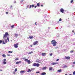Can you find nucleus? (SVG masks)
Masks as SVG:
<instances>
[{
	"label": "nucleus",
	"mask_w": 75,
	"mask_h": 75,
	"mask_svg": "<svg viewBox=\"0 0 75 75\" xmlns=\"http://www.w3.org/2000/svg\"><path fill=\"white\" fill-rule=\"evenodd\" d=\"M65 59H70V57H66Z\"/></svg>",
	"instance_id": "ddd939ff"
},
{
	"label": "nucleus",
	"mask_w": 75,
	"mask_h": 75,
	"mask_svg": "<svg viewBox=\"0 0 75 75\" xmlns=\"http://www.w3.org/2000/svg\"><path fill=\"white\" fill-rule=\"evenodd\" d=\"M19 59H18V58H16L15 59V61H17V60H18Z\"/></svg>",
	"instance_id": "473e14b6"
},
{
	"label": "nucleus",
	"mask_w": 75,
	"mask_h": 75,
	"mask_svg": "<svg viewBox=\"0 0 75 75\" xmlns=\"http://www.w3.org/2000/svg\"><path fill=\"white\" fill-rule=\"evenodd\" d=\"M12 7H13V6H12V5H11L10 6V8H12Z\"/></svg>",
	"instance_id": "ea45409f"
},
{
	"label": "nucleus",
	"mask_w": 75,
	"mask_h": 75,
	"mask_svg": "<svg viewBox=\"0 0 75 75\" xmlns=\"http://www.w3.org/2000/svg\"><path fill=\"white\" fill-rule=\"evenodd\" d=\"M22 59H25V62H27L28 64H31V61L28 60V59H25V57L23 58Z\"/></svg>",
	"instance_id": "7ed1b4c3"
},
{
	"label": "nucleus",
	"mask_w": 75,
	"mask_h": 75,
	"mask_svg": "<svg viewBox=\"0 0 75 75\" xmlns=\"http://www.w3.org/2000/svg\"><path fill=\"white\" fill-rule=\"evenodd\" d=\"M7 39L8 41V42H10V40H9V38H8V37H7Z\"/></svg>",
	"instance_id": "bb28decb"
},
{
	"label": "nucleus",
	"mask_w": 75,
	"mask_h": 75,
	"mask_svg": "<svg viewBox=\"0 0 75 75\" xmlns=\"http://www.w3.org/2000/svg\"><path fill=\"white\" fill-rule=\"evenodd\" d=\"M36 62H38V63H40V60H39L38 59H37L36 61Z\"/></svg>",
	"instance_id": "f8f14e48"
},
{
	"label": "nucleus",
	"mask_w": 75,
	"mask_h": 75,
	"mask_svg": "<svg viewBox=\"0 0 75 75\" xmlns=\"http://www.w3.org/2000/svg\"><path fill=\"white\" fill-rule=\"evenodd\" d=\"M18 43L16 44H14V47L16 48H18Z\"/></svg>",
	"instance_id": "20e7f679"
},
{
	"label": "nucleus",
	"mask_w": 75,
	"mask_h": 75,
	"mask_svg": "<svg viewBox=\"0 0 75 75\" xmlns=\"http://www.w3.org/2000/svg\"><path fill=\"white\" fill-rule=\"evenodd\" d=\"M5 43H7V39H5Z\"/></svg>",
	"instance_id": "b1692460"
},
{
	"label": "nucleus",
	"mask_w": 75,
	"mask_h": 75,
	"mask_svg": "<svg viewBox=\"0 0 75 75\" xmlns=\"http://www.w3.org/2000/svg\"><path fill=\"white\" fill-rule=\"evenodd\" d=\"M25 72V71H24L22 70L20 71V73L21 74H22V73H24Z\"/></svg>",
	"instance_id": "f3484780"
},
{
	"label": "nucleus",
	"mask_w": 75,
	"mask_h": 75,
	"mask_svg": "<svg viewBox=\"0 0 75 75\" xmlns=\"http://www.w3.org/2000/svg\"><path fill=\"white\" fill-rule=\"evenodd\" d=\"M14 35H15V37L17 38V37L18 36V34L15 33V34H14Z\"/></svg>",
	"instance_id": "dca6fc26"
},
{
	"label": "nucleus",
	"mask_w": 75,
	"mask_h": 75,
	"mask_svg": "<svg viewBox=\"0 0 75 75\" xmlns=\"http://www.w3.org/2000/svg\"><path fill=\"white\" fill-rule=\"evenodd\" d=\"M2 40H0V44H1L2 43Z\"/></svg>",
	"instance_id": "cd10ccee"
},
{
	"label": "nucleus",
	"mask_w": 75,
	"mask_h": 75,
	"mask_svg": "<svg viewBox=\"0 0 75 75\" xmlns=\"http://www.w3.org/2000/svg\"><path fill=\"white\" fill-rule=\"evenodd\" d=\"M31 69H29L28 70V71H27L28 72H31Z\"/></svg>",
	"instance_id": "393cba45"
},
{
	"label": "nucleus",
	"mask_w": 75,
	"mask_h": 75,
	"mask_svg": "<svg viewBox=\"0 0 75 75\" xmlns=\"http://www.w3.org/2000/svg\"><path fill=\"white\" fill-rule=\"evenodd\" d=\"M58 63L57 62L54 63V62H52V63L51 64L52 65H57V64H58Z\"/></svg>",
	"instance_id": "1a4fd4ad"
},
{
	"label": "nucleus",
	"mask_w": 75,
	"mask_h": 75,
	"mask_svg": "<svg viewBox=\"0 0 75 75\" xmlns=\"http://www.w3.org/2000/svg\"><path fill=\"white\" fill-rule=\"evenodd\" d=\"M70 3H73V0H71V1H70Z\"/></svg>",
	"instance_id": "72a5a7b5"
},
{
	"label": "nucleus",
	"mask_w": 75,
	"mask_h": 75,
	"mask_svg": "<svg viewBox=\"0 0 75 75\" xmlns=\"http://www.w3.org/2000/svg\"><path fill=\"white\" fill-rule=\"evenodd\" d=\"M32 6L33 7H34V4H33L32 5Z\"/></svg>",
	"instance_id": "79ce46f5"
},
{
	"label": "nucleus",
	"mask_w": 75,
	"mask_h": 75,
	"mask_svg": "<svg viewBox=\"0 0 75 75\" xmlns=\"http://www.w3.org/2000/svg\"><path fill=\"white\" fill-rule=\"evenodd\" d=\"M52 69H53V67H50L49 68V71H51V70H52Z\"/></svg>",
	"instance_id": "4468645a"
},
{
	"label": "nucleus",
	"mask_w": 75,
	"mask_h": 75,
	"mask_svg": "<svg viewBox=\"0 0 75 75\" xmlns=\"http://www.w3.org/2000/svg\"><path fill=\"white\" fill-rule=\"evenodd\" d=\"M59 21H62V19L61 18H60L59 19Z\"/></svg>",
	"instance_id": "c9c22d12"
},
{
	"label": "nucleus",
	"mask_w": 75,
	"mask_h": 75,
	"mask_svg": "<svg viewBox=\"0 0 75 75\" xmlns=\"http://www.w3.org/2000/svg\"><path fill=\"white\" fill-rule=\"evenodd\" d=\"M38 42L37 41H35L33 42L34 45H37V44H38Z\"/></svg>",
	"instance_id": "39448f33"
},
{
	"label": "nucleus",
	"mask_w": 75,
	"mask_h": 75,
	"mask_svg": "<svg viewBox=\"0 0 75 75\" xmlns=\"http://www.w3.org/2000/svg\"><path fill=\"white\" fill-rule=\"evenodd\" d=\"M23 1H24V0H21V3H23Z\"/></svg>",
	"instance_id": "37998d69"
},
{
	"label": "nucleus",
	"mask_w": 75,
	"mask_h": 75,
	"mask_svg": "<svg viewBox=\"0 0 75 75\" xmlns=\"http://www.w3.org/2000/svg\"><path fill=\"white\" fill-rule=\"evenodd\" d=\"M0 71H2V70L0 69Z\"/></svg>",
	"instance_id": "6e6d98bb"
},
{
	"label": "nucleus",
	"mask_w": 75,
	"mask_h": 75,
	"mask_svg": "<svg viewBox=\"0 0 75 75\" xmlns=\"http://www.w3.org/2000/svg\"><path fill=\"white\" fill-rule=\"evenodd\" d=\"M9 35V34L8 32H6L5 34H4L3 39H5L7 37V36Z\"/></svg>",
	"instance_id": "f03ea898"
},
{
	"label": "nucleus",
	"mask_w": 75,
	"mask_h": 75,
	"mask_svg": "<svg viewBox=\"0 0 75 75\" xmlns=\"http://www.w3.org/2000/svg\"><path fill=\"white\" fill-rule=\"evenodd\" d=\"M6 14H8V12H6Z\"/></svg>",
	"instance_id": "c03bdc74"
},
{
	"label": "nucleus",
	"mask_w": 75,
	"mask_h": 75,
	"mask_svg": "<svg viewBox=\"0 0 75 75\" xmlns=\"http://www.w3.org/2000/svg\"><path fill=\"white\" fill-rule=\"evenodd\" d=\"M36 23H37V22H35V25H37Z\"/></svg>",
	"instance_id": "603ef678"
},
{
	"label": "nucleus",
	"mask_w": 75,
	"mask_h": 75,
	"mask_svg": "<svg viewBox=\"0 0 75 75\" xmlns=\"http://www.w3.org/2000/svg\"><path fill=\"white\" fill-rule=\"evenodd\" d=\"M6 59H4L3 62L4 64H6Z\"/></svg>",
	"instance_id": "6e6552de"
},
{
	"label": "nucleus",
	"mask_w": 75,
	"mask_h": 75,
	"mask_svg": "<svg viewBox=\"0 0 75 75\" xmlns=\"http://www.w3.org/2000/svg\"><path fill=\"white\" fill-rule=\"evenodd\" d=\"M29 6L28 5L27 6V8H28V6Z\"/></svg>",
	"instance_id": "09e8293b"
},
{
	"label": "nucleus",
	"mask_w": 75,
	"mask_h": 75,
	"mask_svg": "<svg viewBox=\"0 0 75 75\" xmlns=\"http://www.w3.org/2000/svg\"><path fill=\"white\" fill-rule=\"evenodd\" d=\"M17 71V69L16 68L15 69V72H16V71Z\"/></svg>",
	"instance_id": "2f4dec72"
},
{
	"label": "nucleus",
	"mask_w": 75,
	"mask_h": 75,
	"mask_svg": "<svg viewBox=\"0 0 75 75\" xmlns=\"http://www.w3.org/2000/svg\"><path fill=\"white\" fill-rule=\"evenodd\" d=\"M74 52V51L73 50L71 51H70V53H72V52Z\"/></svg>",
	"instance_id": "e433bc0d"
},
{
	"label": "nucleus",
	"mask_w": 75,
	"mask_h": 75,
	"mask_svg": "<svg viewBox=\"0 0 75 75\" xmlns=\"http://www.w3.org/2000/svg\"><path fill=\"white\" fill-rule=\"evenodd\" d=\"M41 7H43V6L42 5H41Z\"/></svg>",
	"instance_id": "5fc2aeb1"
},
{
	"label": "nucleus",
	"mask_w": 75,
	"mask_h": 75,
	"mask_svg": "<svg viewBox=\"0 0 75 75\" xmlns=\"http://www.w3.org/2000/svg\"><path fill=\"white\" fill-rule=\"evenodd\" d=\"M13 3H16V1H15Z\"/></svg>",
	"instance_id": "a18cd8bd"
},
{
	"label": "nucleus",
	"mask_w": 75,
	"mask_h": 75,
	"mask_svg": "<svg viewBox=\"0 0 75 75\" xmlns=\"http://www.w3.org/2000/svg\"><path fill=\"white\" fill-rule=\"evenodd\" d=\"M31 7H32V5H30L29 8H31Z\"/></svg>",
	"instance_id": "f704fd0d"
},
{
	"label": "nucleus",
	"mask_w": 75,
	"mask_h": 75,
	"mask_svg": "<svg viewBox=\"0 0 75 75\" xmlns=\"http://www.w3.org/2000/svg\"><path fill=\"white\" fill-rule=\"evenodd\" d=\"M8 53H13V51H8Z\"/></svg>",
	"instance_id": "7c9ffc66"
},
{
	"label": "nucleus",
	"mask_w": 75,
	"mask_h": 75,
	"mask_svg": "<svg viewBox=\"0 0 75 75\" xmlns=\"http://www.w3.org/2000/svg\"><path fill=\"white\" fill-rule=\"evenodd\" d=\"M60 11L62 13H64V10L62 8L60 10Z\"/></svg>",
	"instance_id": "423d86ee"
},
{
	"label": "nucleus",
	"mask_w": 75,
	"mask_h": 75,
	"mask_svg": "<svg viewBox=\"0 0 75 75\" xmlns=\"http://www.w3.org/2000/svg\"><path fill=\"white\" fill-rule=\"evenodd\" d=\"M33 53V52L32 51V52H29L28 53V54H32Z\"/></svg>",
	"instance_id": "5701e85b"
},
{
	"label": "nucleus",
	"mask_w": 75,
	"mask_h": 75,
	"mask_svg": "<svg viewBox=\"0 0 75 75\" xmlns=\"http://www.w3.org/2000/svg\"><path fill=\"white\" fill-rule=\"evenodd\" d=\"M73 75H75V71L73 72Z\"/></svg>",
	"instance_id": "58836bf2"
},
{
	"label": "nucleus",
	"mask_w": 75,
	"mask_h": 75,
	"mask_svg": "<svg viewBox=\"0 0 75 75\" xmlns=\"http://www.w3.org/2000/svg\"><path fill=\"white\" fill-rule=\"evenodd\" d=\"M3 43L4 44H6V43L4 42V40L2 41Z\"/></svg>",
	"instance_id": "c85d7f7f"
},
{
	"label": "nucleus",
	"mask_w": 75,
	"mask_h": 75,
	"mask_svg": "<svg viewBox=\"0 0 75 75\" xmlns=\"http://www.w3.org/2000/svg\"><path fill=\"white\" fill-rule=\"evenodd\" d=\"M74 35H75V33H74Z\"/></svg>",
	"instance_id": "13d9d810"
},
{
	"label": "nucleus",
	"mask_w": 75,
	"mask_h": 75,
	"mask_svg": "<svg viewBox=\"0 0 75 75\" xmlns=\"http://www.w3.org/2000/svg\"><path fill=\"white\" fill-rule=\"evenodd\" d=\"M61 71H62L61 69H60L59 70H58V72H61Z\"/></svg>",
	"instance_id": "c756f323"
},
{
	"label": "nucleus",
	"mask_w": 75,
	"mask_h": 75,
	"mask_svg": "<svg viewBox=\"0 0 75 75\" xmlns=\"http://www.w3.org/2000/svg\"><path fill=\"white\" fill-rule=\"evenodd\" d=\"M37 6H35L34 7L35 8H36V7H37Z\"/></svg>",
	"instance_id": "3c124183"
},
{
	"label": "nucleus",
	"mask_w": 75,
	"mask_h": 75,
	"mask_svg": "<svg viewBox=\"0 0 75 75\" xmlns=\"http://www.w3.org/2000/svg\"><path fill=\"white\" fill-rule=\"evenodd\" d=\"M36 64L37 63H34L33 64V66H34V67H36Z\"/></svg>",
	"instance_id": "6ab92c4d"
},
{
	"label": "nucleus",
	"mask_w": 75,
	"mask_h": 75,
	"mask_svg": "<svg viewBox=\"0 0 75 75\" xmlns=\"http://www.w3.org/2000/svg\"><path fill=\"white\" fill-rule=\"evenodd\" d=\"M73 64H75V62H73Z\"/></svg>",
	"instance_id": "8fccbe9b"
},
{
	"label": "nucleus",
	"mask_w": 75,
	"mask_h": 75,
	"mask_svg": "<svg viewBox=\"0 0 75 75\" xmlns=\"http://www.w3.org/2000/svg\"><path fill=\"white\" fill-rule=\"evenodd\" d=\"M51 44H52L53 46H56L57 42H56V41L54 40H53L51 41Z\"/></svg>",
	"instance_id": "f257e3e1"
},
{
	"label": "nucleus",
	"mask_w": 75,
	"mask_h": 75,
	"mask_svg": "<svg viewBox=\"0 0 75 75\" xmlns=\"http://www.w3.org/2000/svg\"><path fill=\"white\" fill-rule=\"evenodd\" d=\"M40 4L39 3H37V6H38V7H40Z\"/></svg>",
	"instance_id": "412c9836"
},
{
	"label": "nucleus",
	"mask_w": 75,
	"mask_h": 75,
	"mask_svg": "<svg viewBox=\"0 0 75 75\" xmlns=\"http://www.w3.org/2000/svg\"><path fill=\"white\" fill-rule=\"evenodd\" d=\"M8 56H10V54H7Z\"/></svg>",
	"instance_id": "864d4df0"
},
{
	"label": "nucleus",
	"mask_w": 75,
	"mask_h": 75,
	"mask_svg": "<svg viewBox=\"0 0 75 75\" xmlns=\"http://www.w3.org/2000/svg\"><path fill=\"white\" fill-rule=\"evenodd\" d=\"M14 27V25H13L12 26H11V28H13Z\"/></svg>",
	"instance_id": "a878e982"
},
{
	"label": "nucleus",
	"mask_w": 75,
	"mask_h": 75,
	"mask_svg": "<svg viewBox=\"0 0 75 75\" xmlns=\"http://www.w3.org/2000/svg\"><path fill=\"white\" fill-rule=\"evenodd\" d=\"M46 75V73L45 72H42L41 74V75Z\"/></svg>",
	"instance_id": "2eb2a0df"
},
{
	"label": "nucleus",
	"mask_w": 75,
	"mask_h": 75,
	"mask_svg": "<svg viewBox=\"0 0 75 75\" xmlns=\"http://www.w3.org/2000/svg\"><path fill=\"white\" fill-rule=\"evenodd\" d=\"M36 73V74H38L39 73H40V71H37Z\"/></svg>",
	"instance_id": "4c0bfd02"
},
{
	"label": "nucleus",
	"mask_w": 75,
	"mask_h": 75,
	"mask_svg": "<svg viewBox=\"0 0 75 75\" xmlns=\"http://www.w3.org/2000/svg\"><path fill=\"white\" fill-rule=\"evenodd\" d=\"M42 56L44 57V56H46V55H47V53H42Z\"/></svg>",
	"instance_id": "0eeeda50"
},
{
	"label": "nucleus",
	"mask_w": 75,
	"mask_h": 75,
	"mask_svg": "<svg viewBox=\"0 0 75 75\" xmlns=\"http://www.w3.org/2000/svg\"><path fill=\"white\" fill-rule=\"evenodd\" d=\"M72 32L73 33H75V32H74V30H72Z\"/></svg>",
	"instance_id": "de8ad7c7"
},
{
	"label": "nucleus",
	"mask_w": 75,
	"mask_h": 75,
	"mask_svg": "<svg viewBox=\"0 0 75 75\" xmlns=\"http://www.w3.org/2000/svg\"><path fill=\"white\" fill-rule=\"evenodd\" d=\"M30 47H33V45H31Z\"/></svg>",
	"instance_id": "4d7b16f0"
},
{
	"label": "nucleus",
	"mask_w": 75,
	"mask_h": 75,
	"mask_svg": "<svg viewBox=\"0 0 75 75\" xmlns=\"http://www.w3.org/2000/svg\"><path fill=\"white\" fill-rule=\"evenodd\" d=\"M21 63V61H19L18 62H16V64H19L20 63Z\"/></svg>",
	"instance_id": "9d476101"
},
{
	"label": "nucleus",
	"mask_w": 75,
	"mask_h": 75,
	"mask_svg": "<svg viewBox=\"0 0 75 75\" xmlns=\"http://www.w3.org/2000/svg\"><path fill=\"white\" fill-rule=\"evenodd\" d=\"M29 38L30 39H32V38H34V37L33 36H30L29 37Z\"/></svg>",
	"instance_id": "a211bd4d"
},
{
	"label": "nucleus",
	"mask_w": 75,
	"mask_h": 75,
	"mask_svg": "<svg viewBox=\"0 0 75 75\" xmlns=\"http://www.w3.org/2000/svg\"><path fill=\"white\" fill-rule=\"evenodd\" d=\"M2 57H6V56L5 55V54H2Z\"/></svg>",
	"instance_id": "4be33fe9"
},
{
	"label": "nucleus",
	"mask_w": 75,
	"mask_h": 75,
	"mask_svg": "<svg viewBox=\"0 0 75 75\" xmlns=\"http://www.w3.org/2000/svg\"><path fill=\"white\" fill-rule=\"evenodd\" d=\"M50 56H52V53H51L50 54Z\"/></svg>",
	"instance_id": "a19ab883"
},
{
	"label": "nucleus",
	"mask_w": 75,
	"mask_h": 75,
	"mask_svg": "<svg viewBox=\"0 0 75 75\" xmlns=\"http://www.w3.org/2000/svg\"><path fill=\"white\" fill-rule=\"evenodd\" d=\"M39 65H40V64H36V67H39Z\"/></svg>",
	"instance_id": "aec40b11"
},
{
	"label": "nucleus",
	"mask_w": 75,
	"mask_h": 75,
	"mask_svg": "<svg viewBox=\"0 0 75 75\" xmlns=\"http://www.w3.org/2000/svg\"><path fill=\"white\" fill-rule=\"evenodd\" d=\"M56 61H59V59H57L56 60Z\"/></svg>",
	"instance_id": "49530a36"
},
{
	"label": "nucleus",
	"mask_w": 75,
	"mask_h": 75,
	"mask_svg": "<svg viewBox=\"0 0 75 75\" xmlns=\"http://www.w3.org/2000/svg\"><path fill=\"white\" fill-rule=\"evenodd\" d=\"M47 68V67H43L42 68V70H45Z\"/></svg>",
	"instance_id": "9b49d317"
}]
</instances>
